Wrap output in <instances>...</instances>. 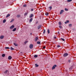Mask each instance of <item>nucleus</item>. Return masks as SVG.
I'll return each mask as SVG.
<instances>
[{
  "mask_svg": "<svg viewBox=\"0 0 76 76\" xmlns=\"http://www.w3.org/2000/svg\"><path fill=\"white\" fill-rule=\"evenodd\" d=\"M68 55V53H66L64 54L63 56L64 57H66V56H67Z\"/></svg>",
  "mask_w": 76,
  "mask_h": 76,
  "instance_id": "2",
  "label": "nucleus"
},
{
  "mask_svg": "<svg viewBox=\"0 0 76 76\" xmlns=\"http://www.w3.org/2000/svg\"><path fill=\"white\" fill-rule=\"evenodd\" d=\"M8 60H11V59L12 58V57L11 56H8Z\"/></svg>",
  "mask_w": 76,
  "mask_h": 76,
  "instance_id": "8",
  "label": "nucleus"
},
{
  "mask_svg": "<svg viewBox=\"0 0 76 76\" xmlns=\"http://www.w3.org/2000/svg\"><path fill=\"white\" fill-rule=\"evenodd\" d=\"M56 66H57V65H54L52 68V69L53 70V69H55Z\"/></svg>",
  "mask_w": 76,
  "mask_h": 76,
  "instance_id": "3",
  "label": "nucleus"
},
{
  "mask_svg": "<svg viewBox=\"0 0 76 76\" xmlns=\"http://www.w3.org/2000/svg\"><path fill=\"white\" fill-rule=\"evenodd\" d=\"M69 27H72V24H69Z\"/></svg>",
  "mask_w": 76,
  "mask_h": 76,
  "instance_id": "35",
  "label": "nucleus"
},
{
  "mask_svg": "<svg viewBox=\"0 0 76 76\" xmlns=\"http://www.w3.org/2000/svg\"><path fill=\"white\" fill-rule=\"evenodd\" d=\"M35 66L36 67H38V66H39V65H37V64H35Z\"/></svg>",
  "mask_w": 76,
  "mask_h": 76,
  "instance_id": "18",
  "label": "nucleus"
},
{
  "mask_svg": "<svg viewBox=\"0 0 76 76\" xmlns=\"http://www.w3.org/2000/svg\"><path fill=\"white\" fill-rule=\"evenodd\" d=\"M32 20H33V19H32V18H31L29 20V22H31L32 21Z\"/></svg>",
  "mask_w": 76,
  "mask_h": 76,
  "instance_id": "13",
  "label": "nucleus"
},
{
  "mask_svg": "<svg viewBox=\"0 0 76 76\" xmlns=\"http://www.w3.org/2000/svg\"><path fill=\"white\" fill-rule=\"evenodd\" d=\"M6 19H4V20H3V23H5L6 22Z\"/></svg>",
  "mask_w": 76,
  "mask_h": 76,
  "instance_id": "32",
  "label": "nucleus"
},
{
  "mask_svg": "<svg viewBox=\"0 0 76 76\" xmlns=\"http://www.w3.org/2000/svg\"><path fill=\"white\" fill-rule=\"evenodd\" d=\"M14 45L15 46V47H16V46H18V44H17L16 43H14Z\"/></svg>",
  "mask_w": 76,
  "mask_h": 76,
  "instance_id": "14",
  "label": "nucleus"
},
{
  "mask_svg": "<svg viewBox=\"0 0 76 76\" xmlns=\"http://www.w3.org/2000/svg\"><path fill=\"white\" fill-rule=\"evenodd\" d=\"M45 15H46V16H48V13H46L45 14Z\"/></svg>",
  "mask_w": 76,
  "mask_h": 76,
  "instance_id": "34",
  "label": "nucleus"
},
{
  "mask_svg": "<svg viewBox=\"0 0 76 76\" xmlns=\"http://www.w3.org/2000/svg\"><path fill=\"white\" fill-rule=\"evenodd\" d=\"M33 14H31L30 15V16H29V18H32L33 17Z\"/></svg>",
  "mask_w": 76,
  "mask_h": 76,
  "instance_id": "10",
  "label": "nucleus"
},
{
  "mask_svg": "<svg viewBox=\"0 0 76 76\" xmlns=\"http://www.w3.org/2000/svg\"><path fill=\"white\" fill-rule=\"evenodd\" d=\"M20 16V15H18L17 16V18H19Z\"/></svg>",
  "mask_w": 76,
  "mask_h": 76,
  "instance_id": "24",
  "label": "nucleus"
},
{
  "mask_svg": "<svg viewBox=\"0 0 76 76\" xmlns=\"http://www.w3.org/2000/svg\"><path fill=\"white\" fill-rule=\"evenodd\" d=\"M54 38L55 39H56L57 38H56V37H54Z\"/></svg>",
  "mask_w": 76,
  "mask_h": 76,
  "instance_id": "43",
  "label": "nucleus"
},
{
  "mask_svg": "<svg viewBox=\"0 0 76 76\" xmlns=\"http://www.w3.org/2000/svg\"><path fill=\"white\" fill-rule=\"evenodd\" d=\"M69 23V20H66V22H65V23L66 24L67 23Z\"/></svg>",
  "mask_w": 76,
  "mask_h": 76,
  "instance_id": "11",
  "label": "nucleus"
},
{
  "mask_svg": "<svg viewBox=\"0 0 76 76\" xmlns=\"http://www.w3.org/2000/svg\"><path fill=\"white\" fill-rule=\"evenodd\" d=\"M58 34H59V32H58Z\"/></svg>",
  "mask_w": 76,
  "mask_h": 76,
  "instance_id": "45",
  "label": "nucleus"
},
{
  "mask_svg": "<svg viewBox=\"0 0 76 76\" xmlns=\"http://www.w3.org/2000/svg\"><path fill=\"white\" fill-rule=\"evenodd\" d=\"M31 11H34V9L33 8H32L31 9Z\"/></svg>",
  "mask_w": 76,
  "mask_h": 76,
  "instance_id": "39",
  "label": "nucleus"
},
{
  "mask_svg": "<svg viewBox=\"0 0 76 76\" xmlns=\"http://www.w3.org/2000/svg\"><path fill=\"white\" fill-rule=\"evenodd\" d=\"M4 36L3 35H1L0 36V39H3L4 38Z\"/></svg>",
  "mask_w": 76,
  "mask_h": 76,
  "instance_id": "7",
  "label": "nucleus"
},
{
  "mask_svg": "<svg viewBox=\"0 0 76 76\" xmlns=\"http://www.w3.org/2000/svg\"><path fill=\"white\" fill-rule=\"evenodd\" d=\"M27 42H28L27 41H26L25 42H24L25 44H26L27 43Z\"/></svg>",
  "mask_w": 76,
  "mask_h": 76,
  "instance_id": "37",
  "label": "nucleus"
},
{
  "mask_svg": "<svg viewBox=\"0 0 76 76\" xmlns=\"http://www.w3.org/2000/svg\"><path fill=\"white\" fill-rule=\"evenodd\" d=\"M42 26H41V25H39L37 27L38 29H40V28H41Z\"/></svg>",
  "mask_w": 76,
  "mask_h": 76,
  "instance_id": "5",
  "label": "nucleus"
},
{
  "mask_svg": "<svg viewBox=\"0 0 76 76\" xmlns=\"http://www.w3.org/2000/svg\"><path fill=\"white\" fill-rule=\"evenodd\" d=\"M59 27L60 28H62V27H61V26H59Z\"/></svg>",
  "mask_w": 76,
  "mask_h": 76,
  "instance_id": "38",
  "label": "nucleus"
},
{
  "mask_svg": "<svg viewBox=\"0 0 76 76\" xmlns=\"http://www.w3.org/2000/svg\"><path fill=\"white\" fill-rule=\"evenodd\" d=\"M5 48H6V49H10V48L9 47H6Z\"/></svg>",
  "mask_w": 76,
  "mask_h": 76,
  "instance_id": "27",
  "label": "nucleus"
},
{
  "mask_svg": "<svg viewBox=\"0 0 76 76\" xmlns=\"http://www.w3.org/2000/svg\"><path fill=\"white\" fill-rule=\"evenodd\" d=\"M61 39H62V41H65V40L62 38H61Z\"/></svg>",
  "mask_w": 76,
  "mask_h": 76,
  "instance_id": "26",
  "label": "nucleus"
},
{
  "mask_svg": "<svg viewBox=\"0 0 76 76\" xmlns=\"http://www.w3.org/2000/svg\"><path fill=\"white\" fill-rule=\"evenodd\" d=\"M60 45H58V46H57V47L58 48V47H60Z\"/></svg>",
  "mask_w": 76,
  "mask_h": 76,
  "instance_id": "40",
  "label": "nucleus"
},
{
  "mask_svg": "<svg viewBox=\"0 0 76 76\" xmlns=\"http://www.w3.org/2000/svg\"><path fill=\"white\" fill-rule=\"evenodd\" d=\"M14 27H15V26H14V25H12L10 27V29H13V28H14Z\"/></svg>",
  "mask_w": 76,
  "mask_h": 76,
  "instance_id": "9",
  "label": "nucleus"
},
{
  "mask_svg": "<svg viewBox=\"0 0 76 76\" xmlns=\"http://www.w3.org/2000/svg\"><path fill=\"white\" fill-rule=\"evenodd\" d=\"M2 57H5V54H2Z\"/></svg>",
  "mask_w": 76,
  "mask_h": 76,
  "instance_id": "25",
  "label": "nucleus"
},
{
  "mask_svg": "<svg viewBox=\"0 0 76 76\" xmlns=\"http://www.w3.org/2000/svg\"><path fill=\"white\" fill-rule=\"evenodd\" d=\"M16 28H15L14 29H13V30H12V31H13V32H15V31H16Z\"/></svg>",
  "mask_w": 76,
  "mask_h": 76,
  "instance_id": "15",
  "label": "nucleus"
},
{
  "mask_svg": "<svg viewBox=\"0 0 76 76\" xmlns=\"http://www.w3.org/2000/svg\"><path fill=\"white\" fill-rule=\"evenodd\" d=\"M28 15V12H26L24 14V16H26V15Z\"/></svg>",
  "mask_w": 76,
  "mask_h": 76,
  "instance_id": "21",
  "label": "nucleus"
},
{
  "mask_svg": "<svg viewBox=\"0 0 76 76\" xmlns=\"http://www.w3.org/2000/svg\"><path fill=\"white\" fill-rule=\"evenodd\" d=\"M58 24L59 25H61V23L60 22H59Z\"/></svg>",
  "mask_w": 76,
  "mask_h": 76,
  "instance_id": "29",
  "label": "nucleus"
},
{
  "mask_svg": "<svg viewBox=\"0 0 76 76\" xmlns=\"http://www.w3.org/2000/svg\"><path fill=\"white\" fill-rule=\"evenodd\" d=\"M30 35H32V33H30Z\"/></svg>",
  "mask_w": 76,
  "mask_h": 76,
  "instance_id": "44",
  "label": "nucleus"
},
{
  "mask_svg": "<svg viewBox=\"0 0 76 76\" xmlns=\"http://www.w3.org/2000/svg\"><path fill=\"white\" fill-rule=\"evenodd\" d=\"M14 19H12L10 22H13V21H14Z\"/></svg>",
  "mask_w": 76,
  "mask_h": 76,
  "instance_id": "28",
  "label": "nucleus"
},
{
  "mask_svg": "<svg viewBox=\"0 0 76 76\" xmlns=\"http://www.w3.org/2000/svg\"><path fill=\"white\" fill-rule=\"evenodd\" d=\"M10 50H15V49H14V48H13L11 47L10 48Z\"/></svg>",
  "mask_w": 76,
  "mask_h": 76,
  "instance_id": "20",
  "label": "nucleus"
},
{
  "mask_svg": "<svg viewBox=\"0 0 76 76\" xmlns=\"http://www.w3.org/2000/svg\"><path fill=\"white\" fill-rule=\"evenodd\" d=\"M38 37H36L35 38L34 41L35 42H37V41H38Z\"/></svg>",
  "mask_w": 76,
  "mask_h": 76,
  "instance_id": "6",
  "label": "nucleus"
},
{
  "mask_svg": "<svg viewBox=\"0 0 76 76\" xmlns=\"http://www.w3.org/2000/svg\"><path fill=\"white\" fill-rule=\"evenodd\" d=\"M34 57L35 58H37V57H38V55H35L34 56Z\"/></svg>",
  "mask_w": 76,
  "mask_h": 76,
  "instance_id": "16",
  "label": "nucleus"
},
{
  "mask_svg": "<svg viewBox=\"0 0 76 76\" xmlns=\"http://www.w3.org/2000/svg\"><path fill=\"white\" fill-rule=\"evenodd\" d=\"M27 6H26V4H24V5H23V7H27Z\"/></svg>",
  "mask_w": 76,
  "mask_h": 76,
  "instance_id": "31",
  "label": "nucleus"
},
{
  "mask_svg": "<svg viewBox=\"0 0 76 76\" xmlns=\"http://www.w3.org/2000/svg\"><path fill=\"white\" fill-rule=\"evenodd\" d=\"M68 62H69V63H70V60H68Z\"/></svg>",
  "mask_w": 76,
  "mask_h": 76,
  "instance_id": "42",
  "label": "nucleus"
},
{
  "mask_svg": "<svg viewBox=\"0 0 76 76\" xmlns=\"http://www.w3.org/2000/svg\"><path fill=\"white\" fill-rule=\"evenodd\" d=\"M10 14H8V15H7L6 17V18H8V17H9V16H10Z\"/></svg>",
  "mask_w": 76,
  "mask_h": 76,
  "instance_id": "22",
  "label": "nucleus"
},
{
  "mask_svg": "<svg viewBox=\"0 0 76 76\" xmlns=\"http://www.w3.org/2000/svg\"><path fill=\"white\" fill-rule=\"evenodd\" d=\"M43 48V49H44L45 48V46H44Z\"/></svg>",
  "mask_w": 76,
  "mask_h": 76,
  "instance_id": "41",
  "label": "nucleus"
},
{
  "mask_svg": "<svg viewBox=\"0 0 76 76\" xmlns=\"http://www.w3.org/2000/svg\"><path fill=\"white\" fill-rule=\"evenodd\" d=\"M33 47L34 45L31 44L30 45L29 47L30 49H32V48H33Z\"/></svg>",
  "mask_w": 76,
  "mask_h": 76,
  "instance_id": "1",
  "label": "nucleus"
},
{
  "mask_svg": "<svg viewBox=\"0 0 76 76\" xmlns=\"http://www.w3.org/2000/svg\"><path fill=\"white\" fill-rule=\"evenodd\" d=\"M8 72V70H6L4 72V73L5 74H6V73H7V72Z\"/></svg>",
  "mask_w": 76,
  "mask_h": 76,
  "instance_id": "12",
  "label": "nucleus"
},
{
  "mask_svg": "<svg viewBox=\"0 0 76 76\" xmlns=\"http://www.w3.org/2000/svg\"><path fill=\"white\" fill-rule=\"evenodd\" d=\"M63 12H64V10H61L60 13V15H61V14H63Z\"/></svg>",
  "mask_w": 76,
  "mask_h": 76,
  "instance_id": "4",
  "label": "nucleus"
},
{
  "mask_svg": "<svg viewBox=\"0 0 76 76\" xmlns=\"http://www.w3.org/2000/svg\"><path fill=\"white\" fill-rule=\"evenodd\" d=\"M48 34H49V33H50V30H49V29H48Z\"/></svg>",
  "mask_w": 76,
  "mask_h": 76,
  "instance_id": "30",
  "label": "nucleus"
},
{
  "mask_svg": "<svg viewBox=\"0 0 76 76\" xmlns=\"http://www.w3.org/2000/svg\"><path fill=\"white\" fill-rule=\"evenodd\" d=\"M49 9H50V10L52 9V7H49Z\"/></svg>",
  "mask_w": 76,
  "mask_h": 76,
  "instance_id": "17",
  "label": "nucleus"
},
{
  "mask_svg": "<svg viewBox=\"0 0 76 76\" xmlns=\"http://www.w3.org/2000/svg\"><path fill=\"white\" fill-rule=\"evenodd\" d=\"M65 11H68V9L67 8H65Z\"/></svg>",
  "mask_w": 76,
  "mask_h": 76,
  "instance_id": "33",
  "label": "nucleus"
},
{
  "mask_svg": "<svg viewBox=\"0 0 76 76\" xmlns=\"http://www.w3.org/2000/svg\"><path fill=\"white\" fill-rule=\"evenodd\" d=\"M37 44H41V42L39 41H37Z\"/></svg>",
  "mask_w": 76,
  "mask_h": 76,
  "instance_id": "19",
  "label": "nucleus"
},
{
  "mask_svg": "<svg viewBox=\"0 0 76 76\" xmlns=\"http://www.w3.org/2000/svg\"><path fill=\"white\" fill-rule=\"evenodd\" d=\"M72 1V0H67V2H71V1Z\"/></svg>",
  "mask_w": 76,
  "mask_h": 76,
  "instance_id": "23",
  "label": "nucleus"
},
{
  "mask_svg": "<svg viewBox=\"0 0 76 76\" xmlns=\"http://www.w3.org/2000/svg\"><path fill=\"white\" fill-rule=\"evenodd\" d=\"M45 29L43 31V34H45Z\"/></svg>",
  "mask_w": 76,
  "mask_h": 76,
  "instance_id": "36",
  "label": "nucleus"
}]
</instances>
